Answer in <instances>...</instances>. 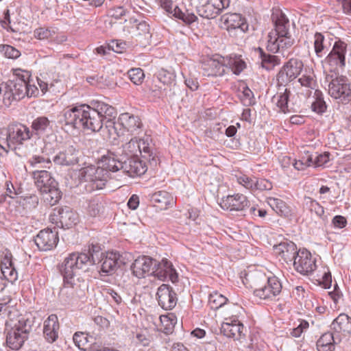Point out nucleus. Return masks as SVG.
<instances>
[{
	"instance_id": "nucleus-11",
	"label": "nucleus",
	"mask_w": 351,
	"mask_h": 351,
	"mask_svg": "<svg viewBox=\"0 0 351 351\" xmlns=\"http://www.w3.org/2000/svg\"><path fill=\"white\" fill-rule=\"evenodd\" d=\"M295 269L303 275H308L316 268V261L306 249H300L293 259Z\"/></svg>"
},
{
	"instance_id": "nucleus-45",
	"label": "nucleus",
	"mask_w": 351,
	"mask_h": 351,
	"mask_svg": "<svg viewBox=\"0 0 351 351\" xmlns=\"http://www.w3.org/2000/svg\"><path fill=\"white\" fill-rule=\"evenodd\" d=\"M158 80L164 85L171 87L176 81V74L172 71L160 69L157 73Z\"/></svg>"
},
{
	"instance_id": "nucleus-34",
	"label": "nucleus",
	"mask_w": 351,
	"mask_h": 351,
	"mask_svg": "<svg viewBox=\"0 0 351 351\" xmlns=\"http://www.w3.org/2000/svg\"><path fill=\"white\" fill-rule=\"evenodd\" d=\"M332 329L346 336L351 335V318L346 314H340L332 323Z\"/></svg>"
},
{
	"instance_id": "nucleus-48",
	"label": "nucleus",
	"mask_w": 351,
	"mask_h": 351,
	"mask_svg": "<svg viewBox=\"0 0 351 351\" xmlns=\"http://www.w3.org/2000/svg\"><path fill=\"white\" fill-rule=\"evenodd\" d=\"M75 106L67 107L63 110V117L66 125H70L75 128H79L77 124L80 121H76Z\"/></svg>"
},
{
	"instance_id": "nucleus-56",
	"label": "nucleus",
	"mask_w": 351,
	"mask_h": 351,
	"mask_svg": "<svg viewBox=\"0 0 351 351\" xmlns=\"http://www.w3.org/2000/svg\"><path fill=\"white\" fill-rule=\"evenodd\" d=\"M136 343L143 346H147L151 343L152 339L147 329H140L136 334Z\"/></svg>"
},
{
	"instance_id": "nucleus-54",
	"label": "nucleus",
	"mask_w": 351,
	"mask_h": 351,
	"mask_svg": "<svg viewBox=\"0 0 351 351\" xmlns=\"http://www.w3.org/2000/svg\"><path fill=\"white\" fill-rule=\"evenodd\" d=\"M315 99L312 103L311 108L317 113H322L326 109V105L320 92L316 90L315 93Z\"/></svg>"
},
{
	"instance_id": "nucleus-37",
	"label": "nucleus",
	"mask_w": 351,
	"mask_h": 351,
	"mask_svg": "<svg viewBox=\"0 0 351 351\" xmlns=\"http://www.w3.org/2000/svg\"><path fill=\"white\" fill-rule=\"evenodd\" d=\"M160 326L158 329L165 334L171 333L177 323V317L174 313H169L159 317Z\"/></svg>"
},
{
	"instance_id": "nucleus-60",
	"label": "nucleus",
	"mask_w": 351,
	"mask_h": 351,
	"mask_svg": "<svg viewBox=\"0 0 351 351\" xmlns=\"http://www.w3.org/2000/svg\"><path fill=\"white\" fill-rule=\"evenodd\" d=\"M243 308L241 305L237 304H229L226 309V315L227 317H232L238 319V317L241 314Z\"/></svg>"
},
{
	"instance_id": "nucleus-25",
	"label": "nucleus",
	"mask_w": 351,
	"mask_h": 351,
	"mask_svg": "<svg viewBox=\"0 0 351 351\" xmlns=\"http://www.w3.org/2000/svg\"><path fill=\"white\" fill-rule=\"evenodd\" d=\"M128 163L123 166L124 171L130 177L141 176L147 170V160L141 158L130 157Z\"/></svg>"
},
{
	"instance_id": "nucleus-62",
	"label": "nucleus",
	"mask_w": 351,
	"mask_h": 351,
	"mask_svg": "<svg viewBox=\"0 0 351 351\" xmlns=\"http://www.w3.org/2000/svg\"><path fill=\"white\" fill-rule=\"evenodd\" d=\"M311 162H313L312 158H310V154H306L300 160H295L293 166L298 170H304L308 167H312Z\"/></svg>"
},
{
	"instance_id": "nucleus-3",
	"label": "nucleus",
	"mask_w": 351,
	"mask_h": 351,
	"mask_svg": "<svg viewBox=\"0 0 351 351\" xmlns=\"http://www.w3.org/2000/svg\"><path fill=\"white\" fill-rule=\"evenodd\" d=\"M32 176L44 200L51 206L56 204L61 199V192L51 173L45 170H38L33 172Z\"/></svg>"
},
{
	"instance_id": "nucleus-40",
	"label": "nucleus",
	"mask_w": 351,
	"mask_h": 351,
	"mask_svg": "<svg viewBox=\"0 0 351 351\" xmlns=\"http://www.w3.org/2000/svg\"><path fill=\"white\" fill-rule=\"evenodd\" d=\"M289 94L290 91L285 88L283 92L278 93L272 98L273 102L276 104L280 110L284 113L289 112L288 99Z\"/></svg>"
},
{
	"instance_id": "nucleus-64",
	"label": "nucleus",
	"mask_w": 351,
	"mask_h": 351,
	"mask_svg": "<svg viewBox=\"0 0 351 351\" xmlns=\"http://www.w3.org/2000/svg\"><path fill=\"white\" fill-rule=\"evenodd\" d=\"M12 73L16 76V79L14 81H23L27 82L30 77V73L27 71L22 70L21 69H13Z\"/></svg>"
},
{
	"instance_id": "nucleus-28",
	"label": "nucleus",
	"mask_w": 351,
	"mask_h": 351,
	"mask_svg": "<svg viewBox=\"0 0 351 351\" xmlns=\"http://www.w3.org/2000/svg\"><path fill=\"white\" fill-rule=\"evenodd\" d=\"M274 251L276 256L288 263L296 256L297 247L293 242H282L274 247Z\"/></svg>"
},
{
	"instance_id": "nucleus-16",
	"label": "nucleus",
	"mask_w": 351,
	"mask_h": 351,
	"mask_svg": "<svg viewBox=\"0 0 351 351\" xmlns=\"http://www.w3.org/2000/svg\"><path fill=\"white\" fill-rule=\"evenodd\" d=\"M156 267V261L146 256H139L132 263L131 270L132 274L138 278L154 274Z\"/></svg>"
},
{
	"instance_id": "nucleus-59",
	"label": "nucleus",
	"mask_w": 351,
	"mask_h": 351,
	"mask_svg": "<svg viewBox=\"0 0 351 351\" xmlns=\"http://www.w3.org/2000/svg\"><path fill=\"white\" fill-rule=\"evenodd\" d=\"M276 45H278V51L280 49H287L291 47L294 43V40L291 37L290 34L280 36L279 38H277L276 42Z\"/></svg>"
},
{
	"instance_id": "nucleus-57",
	"label": "nucleus",
	"mask_w": 351,
	"mask_h": 351,
	"mask_svg": "<svg viewBox=\"0 0 351 351\" xmlns=\"http://www.w3.org/2000/svg\"><path fill=\"white\" fill-rule=\"evenodd\" d=\"M261 51L262 54V64L263 67L267 69H271L276 65H278L280 64V60L277 56L274 55L263 54L261 49Z\"/></svg>"
},
{
	"instance_id": "nucleus-52",
	"label": "nucleus",
	"mask_w": 351,
	"mask_h": 351,
	"mask_svg": "<svg viewBox=\"0 0 351 351\" xmlns=\"http://www.w3.org/2000/svg\"><path fill=\"white\" fill-rule=\"evenodd\" d=\"M268 203L277 213L282 215L287 213L288 208L286 203L282 199L271 197L269 199Z\"/></svg>"
},
{
	"instance_id": "nucleus-27",
	"label": "nucleus",
	"mask_w": 351,
	"mask_h": 351,
	"mask_svg": "<svg viewBox=\"0 0 351 351\" xmlns=\"http://www.w3.org/2000/svg\"><path fill=\"white\" fill-rule=\"evenodd\" d=\"M60 324L56 315H50L44 322L43 334L50 343L54 342L58 337Z\"/></svg>"
},
{
	"instance_id": "nucleus-9",
	"label": "nucleus",
	"mask_w": 351,
	"mask_h": 351,
	"mask_svg": "<svg viewBox=\"0 0 351 351\" xmlns=\"http://www.w3.org/2000/svg\"><path fill=\"white\" fill-rule=\"evenodd\" d=\"M289 34V20L281 13L275 21V28L268 34L267 49L273 53L278 52L277 38Z\"/></svg>"
},
{
	"instance_id": "nucleus-36",
	"label": "nucleus",
	"mask_w": 351,
	"mask_h": 351,
	"mask_svg": "<svg viewBox=\"0 0 351 351\" xmlns=\"http://www.w3.org/2000/svg\"><path fill=\"white\" fill-rule=\"evenodd\" d=\"M93 108L99 114L100 118H102L103 122H110L115 117L116 110L114 108L106 103L97 102Z\"/></svg>"
},
{
	"instance_id": "nucleus-42",
	"label": "nucleus",
	"mask_w": 351,
	"mask_h": 351,
	"mask_svg": "<svg viewBox=\"0 0 351 351\" xmlns=\"http://www.w3.org/2000/svg\"><path fill=\"white\" fill-rule=\"evenodd\" d=\"M301 86L313 89L316 86V78L314 71L311 69H305L304 73L298 79Z\"/></svg>"
},
{
	"instance_id": "nucleus-49",
	"label": "nucleus",
	"mask_w": 351,
	"mask_h": 351,
	"mask_svg": "<svg viewBox=\"0 0 351 351\" xmlns=\"http://www.w3.org/2000/svg\"><path fill=\"white\" fill-rule=\"evenodd\" d=\"M172 14L175 17L181 19L186 24H191L197 20V17L195 14L182 12L178 7L173 8Z\"/></svg>"
},
{
	"instance_id": "nucleus-26",
	"label": "nucleus",
	"mask_w": 351,
	"mask_h": 351,
	"mask_svg": "<svg viewBox=\"0 0 351 351\" xmlns=\"http://www.w3.org/2000/svg\"><path fill=\"white\" fill-rule=\"evenodd\" d=\"M154 274L160 279L169 278L172 282L177 280L178 276L173 269L172 263L167 258H163L160 263H156Z\"/></svg>"
},
{
	"instance_id": "nucleus-39",
	"label": "nucleus",
	"mask_w": 351,
	"mask_h": 351,
	"mask_svg": "<svg viewBox=\"0 0 351 351\" xmlns=\"http://www.w3.org/2000/svg\"><path fill=\"white\" fill-rule=\"evenodd\" d=\"M334 337L331 332L322 335L317 341L318 351H333L335 350Z\"/></svg>"
},
{
	"instance_id": "nucleus-4",
	"label": "nucleus",
	"mask_w": 351,
	"mask_h": 351,
	"mask_svg": "<svg viewBox=\"0 0 351 351\" xmlns=\"http://www.w3.org/2000/svg\"><path fill=\"white\" fill-rule=\"evenodd\" d=\"M5 136V138L0 139V147L8 152L10 149H16L25 144L32 138L33 132L26 125L14 122L8 125Z\"/></svg>"
},
{
	"instance_id": "nucleus-41",
	"label": "nucleus",
	"mask_w": 351,
	"mask_h": 351,
	"mask_svg": "<svg viewBox=\"0 0 351 351\" xmlns=\"http://www.w3.org/2000/svg\"><path fill=\"white\" fill-rule=\"evenodd\" d=\"M14 101L13 95L6 82L0 84V108L10 106Z\"/></svg>"
},
{
	"instance_id": "nucleus-44",
	"label": "nucleus",
	"mask_w": 351,
	"mask_h": 351,
	"mask_svg": "<svg viewBox=\"0 0 351 351\" xmlns=\"http://www.w3.org/2000/svg\"><path fill=\"white\" fill-rule=\"evenodd\" d=\"M228 302V298L217 291L211 293L208 298V304L212 309L217 310Z\"/></svg>"
},
{
	"instance_id": "nucleus-18",
	"label": "nucleus",
	"mask_w": 351,
	"mask_h": 351,
	"mask_svg": "<svg viewBox=\"0 0 351 351\" xmlns=\"http://www.w3.org/2000/svg\"><path fill=\"white\" fill-rule=\"evenodd\" d=\"M219 205L223 210L241 211L249 207L250 202L244 195L237 193L223 197Z\"/></svg>"
},
{
	"instance_id": "nucleus-17",
	"label": "nucleus",
	"mask_w": 351,
	"mask_h": 351,
	"mask_svg": "<svg viewBox=\"0 0 351 351\" xmlns=\"http://www.w3.org/2000/svg\"><path fill=\"white\" fill-rule=\"evenodd\" d=\"M0 269L3 276L12 283L18 279V272L16 269L12 253L5 250L0 256Z\"/></svg>"
},
{
	"instance_id": "nucleus-46",
	"label": "nucleus",
	"mask_w": 351,
	"mask_h": 351,
	"mask_svg": "<svg viewBox=\"0 0 351 351\" xmlns=\"http://www.w3.org/2000/svg\"><path fill=\"white\" fill-rule=\"evenodd\" d=\"M104 210V205L102 201L99 199H93L88 202L86 208L87 214L91 217L99 216Z\"/></svg>"
},
{
	"instance_id": "nucleus-21",
	"label": "nucleus",
	"mask_w": 351,
	"mask_h": 351,
	"mask_svg": "<svg viewBox=\"0 0 351 351\" xmlns=\"http://www.w3.org/2000/svg\"><path fill=\"white\" fill-rule=\"evenodd\" d=\"M243 330V324L235 317H226L225 322L221 326V332L227 337L234 340H239L244 336Z\"/></svg>"
},
{
	"instance_id": "nucleus-53",
	"label": "nucleus",
	"mask_w": 351,
	"mask_h": 351,
	"mask_svg": "<svg viewBox=\"0 0 351 351\" xmlns=\"http://www.w3.org/2000/svg\"><path fill=\"white\" fill-rule=\"evenodd\" d=\"M128 74L130 80L136 85H141L145 78L144 72L140 68L131 69L128 71Z\"/></svg>"
},
{
	"instance_id": "nucleus-51",
	"label": "nucleus",
	"mask_w": 351,
	"mask_h": 351,
	"mask_svg": "<svg viewBox=\"0 0 351 351\" xmlns=\"http://www.w3.org/2000/svg\"><path fill=\"white\" fill-rule=\"evenodd\" d=\"M50 121L46 117H39L32 123V128L36 133L45 131L49 125Z\"/></svg>"
},
{
	"instance_id": "nucleus-47",
	"label": "nucleus",
	"mask_w": 351,
	"mask_h": 351,
	"mask_svg": "<svg viewBox=\"0 0 351 351\" xmlns=\"http://www.w3.org/2000/svg\"><path fill=\"white\" fill-rule=\"evenodd\" d=\"M304 206L311 213H314L319 217H322L324 214V207L311 197H308L304 198Z\"/></svg>"
},
{
	"instance_id": "nucleus-2",
	"label": "nucleus",
	"mask_w": 351,
	"mask_h": 351,
	"mask_svg": "<svg viewBox=\"0 0 351 351\" xmlns=\"http://www.w3.org/2000/svg\"><path fill=\"white\" fill-rule=\"evenodd\" d=\"M90 262L89 255L75 252L68 254L60 268L64 286L74 288L80 281L81 274L85 272Z\"/></svg>"
},
{
	"instance_id": "nucleus-63",
	"label": "nucleus",
	"mask_w": 351,
	"mask_h": 351,
	"mask_svg": "<svg viewBox=\"0 0 351 351\" xmlns=\"http://www.w3.org/2000/svg\"><path fill=\"white\" fill-rule=\"evenodd\" d=\"M255 179L250 178L246 175H241L239 176H237V182L241 185L243 186L245 188L247 189L254 190V185H255Z\"/></svg>"
},
{
	"instance_id": "nucleus-30",
	"label": "nucleus",
	"mask_w": 351,
	"mask_h": 351,
	"mask_svg": "<svg viewBox=\"0 0 351 351\" xmlns=\"http://www.w3.org/2000/svg\"><path fill=\"white\" fill-rule=\"evenodd\" d=\"M103 124L102 118H100L99 114L93 108L88 106L82 128L90 130L93 132H98L102 128Z\"/></svg>"
},
{
	"instance_id": "nucleus-14",
	"label": "nucleus",
	"mask_w": 351,
	"mask_h": 351,
	"mask_svg": "<svg viewBox=\"0 0 351 351\" xmlns=\"http://www.w3.org/2000/svg\"><path fill=\"white\" fill-rule=\"evenodd\" d=\"M230 0H208L197 9L198 14L205 19H214L229 7Z\"/></svg>"
},
{
	"instance_id": "nucleus-1",
	"label": "nucleus",
	"mask_w": 351,
	"mask_h": 351,
	"mask_svg": "<svg viewBox=\"0 0 351 351\" xmlns=\"http://www.w3.org/2000/svg\"><path fill=\"white\" fill-rule=\"evenodd\" d=\"M245 279L246 284L253 290L254 296L261 301H274L282 291V284L278 278L267 277L263 271H250Z\"/></svg>"
},
{
	"instance_id": "nucleus-5",
	"label": "nucleus",
	"mask_w": 351,
	"mask_h": 351,
	"mask_svg": "<svg viewBox=\"0 0 351 351\" xmlns=\"http://www.w3.org/2000/svg\"><path fill=\"white\" fill-rule=\"evenodd\" d=\"M123 153L129 157L141 158L148 162L156 161L154 147L149 136H134L123 146Z\"/></svg>"
},
{
	"instance_id": "nucleus-31",
	"label": "nucleus",
	"mask_w": 351,
	"mask_h": 351,
	"mask_svg": "<svg viewBox=\"0 0 351 351\" xmlns=\"http://www.w3.org/2000/svg\"><path fill=\"white\" fill-rule=\"evenodd\" d=\"M53 161L59 165H75L78 162L77 151L73 146H70L57 154Z\"/></svg>"
},
{
	"instance_id": "nucleus-13",
	"label": "nucleus",
	"mask_w": 351,
	"mask_h": 351,
	"mask_svg": "<svg viewBox=\"0 0 351 351\" xmlns=\"http://www.w3.org/2000/svg\"><path fill=\"white\" fill-rule=\"evenodd\" d=\"M347 44L339 40L335 43L333 47L325 59V62L331 66V69L344 67Z\"/></svg>"
},
{
	"instance_id": "nucleus-38",
	"label": "nucleus",
	"mask_w": 351,
	"mask_h": 351,
	"mask_svg": "<svg viewBox=\"0 0 351 351\" xmlns=\"http://www.w3.org/2000/svg\"><path fill=\"white\" fill-rule=\"evenodd\" d=\"M6 84L13 95L14 101L23 99L26 95L27 82L9 80Z\"/></svg>"
},
{
	"instance_id": "nucleus-12",
	"label": "nucleus",
	"mask_w": 351,
	"mask_h": 351,
	"mask_svg": "<svg viewBox=\"0 0 351 351\" xmlns=\"http://www.w3.org/2000/svg\"><path fill=\"white\" fill-rule=\"evenodd\" d=\"M328 94L335 99H345L351 97V85L344 76H337L328 84Z\"/></svg>"
},
{
	"instance_id": "nucleus-33",
	"label": "nucleus",
	"mask_w": 351,
	"mask_h": 351,
	"mask_svg": "<svg viewBox=\"0 0 351 351\" xmlns=\"http://www.w3.org/2000/svg\"><path fill=\"white\" fill-rule=\"evenodd\" d=\"M313 40H304V45H306L309 47L310 43H313L314 51L316 56L319 58L323 56V55L328 51L330 43H328L325 40V36L319 32H316L312 37Z\"/></svg>"
},
{
	"instance_id": "nucleus-55",
	"label": "nucleus",
	"mask_w": 351,
	"mask_h": 351,
	"mask_svg": "<svg viewBox=\"0 0 351 351\" xmlns=\"http://www.w3.org/2000/svg\"><path fill=\"white\" fill-rule=\"evenodd\" d=\"M310 158H312L311 166L313 167H319L326 165L330 160V154L324 152L320 154L311 155Z\"/></svg>"
},
{
	"instance_id": "nucleus-61",
	"label": "nucleus",
	"mask_w": 351,
	"mask_h": 351,
	"mask_svg": "<svg viewBox=\"0 0 351 351\" xmlns=\"http://www.w3.org/2000/svg\"><path fill=\"white\" fill-rule=\"evenodd\" d=\"M87 109L88 105L83 104L75 106L76 121H80V123L77 124L79 128H82L84 121L86 118Z\"/></svg>"
},
{
	"instance_id": "nucleus-6",
	"label": "nucleus",
	"mask_w": 351,
	"mask_h": 351,
	"mask_svg": "<svg viewBox=\"0 0 351 351\" xmlns=\"http://www.w3.org/2000/svg\"><path fill=\"white\" fill-rule=\"evenodd\" d=\"M31 327L28 320L21 318L13 326L6 325L5 329L6 346L12 350H18L28 339Z\"/></svg>"
},
{
	"instance_id": "nucleus-23",
	"label": "nucleus",
	"mask_w": 351,
	"mask_h": 351,
	"mask_svg": "<svg viewBox=\"0 0 351 351\" xmlns=\"http://www.w3.org/2000/svg\"><path fill=\"white\" fill-rule=\"evenodd\" d=\"M157 300L158 304L165 310L173 308L177 303L176 293L173 289L167 285H162L158 289Z\"/></svg>"
},
{
	"instance_id": "nucleus-22",
	"label": "nucleus",
	"mask_w": 351,
	"mask_h": 351,
	"mask_svg": "<svg viewBox=\"0 0 351 351\" xmlns=\"http://www.w3.org/2000/svg\"><path fill=\"white\" fill-rule=\"evenodd\" d=\"M150 202L159 210H166L176 204V197L167 191L162 190L152 194Z\"/></svg>"
},
{
	"instance_id": "nucleus-35",
	"label": "nucleus",
	"mask_w": 351,
	"mask_h": 351,
	"mask_svg": "<svg viewBox=\"0 0 351 351\" xmlns=\"http://www.w3.org/2000/svg\"><path fill=\"white\" fill-rule=\"evenodd\" d=\"M60 223L62 226L70 228L78 221V215L71 208L66 207L58 210Z\"/></svg>"
},
{
	"instance_id": "nucleus-43",
	"label": "nucleus",
	"mask_w": 351,
	"mask_h": 351,
	"mask_svg": "<svg viewBox=\"0 0 351 351\" xmlns=\"http://www.w3.org/2000/svg\"><path fill=\"white\" fill-rule=\"evenodd\" d=\"M226 57L228 59V69H231L234 74L239 75L245 69L246 64L241 56Z\"/></svg>"
},
{
	"instance_id": "nucleus-58",
	"label": "nucleus",
	"mask_w": 351,
	"mask_h": 351,
	"mask_svg": "<svg viewBox=\"0 0 351 351\" xmlns=\"http://www.w3.org/2000/svg\"><path fill=\"white\" fill-rule=\"evenodd\" d=\"M0 52L8 58L16 59L21 56V52L17 49L8 45H1Z\"/></svg>"
},
{
	"instance_id": "nucleus-15",
	"label": "nucleus",
	"mask_w": 351,
	"mask_h": 351,
	"mask_svg": "<svg viewBox=\"0 0 351 351\" xmlns=\"http://www.w3.org/2000/svg\"><path fill=\"white\" fill-rule=\"evenodd\" d=\"M34 37L40 40H47L51 43L62 44L67 40L63 32L56 27H39L34 30Z\"/></svg>"
},
{
	"instance_id": "nucleus-32",
	"label": "nucleus",
	"mask_w": 351,
	"mask_h": 351,
	"mask_svg": "<svg viewBox=\"0 0 351 351\" xmlns=\"http://www.w3.org/2000/svg\"><path fill=\"white\" fill-rule=\"evenodd\" d=\"M304 67L303 62L298 58H291L282 67V74H285L289 81L295 80L301 73Z\"/></svg>"
},
{
	"instance_id": "nucleus-19",
	"label": "nucleus",
	"mask_w": 351,
	"mask_h": 351,
	"mask_svg": "<svg viewBox=\"0 0 351 351\" xmlns=\"http://www.w3.org/2000/svg\"><path fill=\"white\" fill-rule=\"evenodd\" d=\"M59 241L58 232L50 229L40 230L35 238V243L43 251L51 250Z\"/></svg>"
},
{
	"instance_id": "nucleus-8",
	"label": "nucleus",
	"mask_w": 351,
	"mask_h": 351,
	"mask_svg": "<svg viewBox=\"0 0 351 351\" xmlns=\"http://www.w3.org/2000/svg\"><path fill=\"white\" fill-rule=\"evenodd\" d=\"M202 69L204 76H222L228 69V59L227 57L215 54L202 62Z\"/></svg>"
},
{
	"instance_id": "nucleus-50",
	"label": "nucleus",
	"mask_w": 351,
	"mask_h": 351,
	"mask_svg": "<svg viewBox=\"0 0 351 351\" xmlns=\"http://www.w3.org/2000/svg\"><path fill=\"white\" fill-rule=\"evenodd\" d=\"M317 280L325 288H330L332 283V276L329 269L326 267L319 270L317 274Z\"/></svg>"
},
{
	"instance_id": "nucleus-7",
	"label": "nucleus",
	"mask_w": 351,
	"mask_h": 351,
	"mask_svg": "<svg viewBox=\"0 0 351 351\" xmlns=\"http://www.w3.org/2000/svg\"><path fill=\"white\" fill-rule=\"evenodd\" d=\"M78 178L81 182H86L88 191L103 189L107 182L108 175L99 166L89 165L80 169Z\"/></svg>"
},
{
	"instance_id": "nucleus-10",
	"label": "nucleus",
	"mask_w": 351,
	"mask_h": 351,
	"mask_svg": "<svg viewBox=\"0 0 351 351\" xmlns=\"http://www.w3.org/2000/svg\"><path fill=\"white\" fill-rule=\"evenodd\" d=\"M118 124L122 130L123 134L136 136L143 132V123L141 119L129 112H124L119 115Z\"/></svg>"
},
{
	"instance_id": "nucleus-20",
	"label": "nucleus",
	"mask_w": 351,
	"mask_h": 351,
	"mask_svg": "<svg viewBox=\"0 0 351 351\" xmlns=\"http://www.w3.org/2000/svg\"><path fill=\"white\" fill-rule=\"evenodd\" d=\"M220 26L228 32L237 28L245 32L248 29L245 18L237 13H226L222 15L220 18Z\"/></svg>"
},
{
	"instance_id": "nucleus-29",
	"label": "nucleus",
	"mask_w": 351,
	"mask_h": 351,
	"mask_svg": "<svg viewBox=\"0 0 351 351\" xmlns=\"http://www.w3.org/2000/svg\"><path fill=\"white\" fill-rule=\"evenodd\" d=\"M98 166L107 174L108 172H116L123 169V163L112 153H108L101 156L98 161Z\"/></svg>"
},
{
	"instance_id": "nucleus-24",
	"label": "nucleus",
	"mask_w": 351,
	"mask_h": 351,
	"mask_svg": "<svg viewBox=\"0 0 351 351\" xmlns=\"http://www.w3.org/2000/svg\"><path fill=\"white\" fill-rule=\"evenodd\" d=\"M101 271L104 274L114 273L121 265L124 264L119 252H107L101 258Z\"/></svg>"
}]
</instances>
